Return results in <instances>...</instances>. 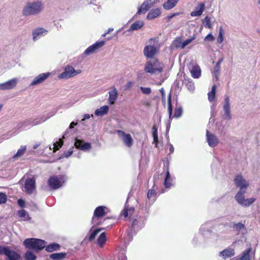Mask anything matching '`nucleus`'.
<instances>
[{
    "label": "nucleus",
    "instance_id": "nucleus-1",
    "mask_svg": "<svg viewBox=\"0 0 260 260\" xmlns=\"http://www.w3.org/2000/svg\"><path fill=\"white\" fill-rule=\"evenodd\" d=\"M234 182L237 187L240 188V190L235 195V199L240 205L248 207L251 205L255 201V199L252 198L245 199L244 194L249 186V183L247 182L241 175H237L234 179Z\"/></svg>",
    "mask_w": 260,
    "mask_h": 260
},
{
    "label": "nucleus",
    "instance_id": "nucleus-2",
    "mask_svg": "<svg viewBox=\"0 0 260 260\" xmlns=\"http://www.w3.org/2000/svg\"><path fill=\"white\" fill-rule=\"evenodd\" d=\"M46 242L44 240L36 239H26L23 242V245L27 249H34L36 252L43 250L45 247Z\"/></svg>",
    "mask_w": 260,
    "mask_h": 260
},
{
    "label": "nucleus",
    "instance_id": "nucleus-3",
    "mask_svg": "<svg viewBox=\"0 0 260 260\" xmlns=\"http://www.w3.org/2000/svg\"><path fill=\"white\" fill-rule=\"evenodd\" d=\"M164 66L163 63L156 59L153 61H147L144 70L146 73L150 74L160 73L163 71Z\"/></svg>",
    "mask_w": 260,
    "mask_h": 260
},
{
    "label": "nucleus",
    "instance_id": "nucleus-4",
    "mask_svg": "<svg viewBox=\"0 0 260 260\" xmlns=\"http://www.w3.org/2000/svg\"><path fill=\"white\" fill-rule=\"evenodd\" d=\"M42 5L40 2L28 3L23 10V14L25 16L36 15L41 12Z\"/></svg>",
    "mask_w": 260,
    "mask_h": 260
},
{
    "label": "nucleus",
    "instance_id": "nucleus-5",
    "mask_svg": "<svg viewBox=\"0 0 260 260\" xmlns=\"http://www.w3.org/2000/svg\"><path fill=\"white\" fill-rule=\"evenodd\" d=\"M65 182V177L63 175L51 176L48 181V184L52 189H56L60 187Z\"/></svg>",
    "mask_w": 260,
    "mask_h": 260
},
{
    "label": "nucleus",
    "instance_id": "nucleus-6",
    "mask_svg": "<svg viewBox=\"0 0 260 260\" xmlns=\"http://www.w3.org/2000/svg\"><path fill=\"white\" fill-rule=\"evenodd\" d=\"M81 72L80 70H76L72 66H68L65 68L64 72L59 75V78L69 79L79 74Z\"/></svg>",
    "mask_w": 260,
    "mask_h": 260
},
{
    "label": "nucleus",
    "instance_id": "nucleus-7",
    "mask_svg": "<svg viewBox=\"0 0 260 260\" xmlns=\"http://www.w3.org/2000/svg\"><path fill=\"white\" fill-rule=\"evenodd\" d=\"M36 178L33 177L26 179L24 184L25 191L27 194H32L36 189Z\"/></svg>",
    "mask_w": 260,
    "mask_h": 260
},
{
    "label": "nucleus",
    "instance_id": "nucleus-8",
    "mask_svg": "<svg viewBox=\"0 0 260 260\" xmlns=\"http://www.w3.org/2000/svg\"><path fill=\"white\" fill-rule=\"evenodd\" d=\"M117 133L118 136L122 138L123 143L128 147L130 148L133 144V139L131 135L129 134H126L121 130H117Z\"/></svg>",
    "mask_w": 260,
    "mask_h": 260
},
{
    "label": "nucleus",
    "instance_id": "nucleus-9",
    "mask_svg": "<svg viewBox=\"0 0 260 260\" xmlns=\"http://www.w3.org/2000/svg\"><path fill=\"white\" fill-rule=\"evenodd\" d=\"M158 49L154 45H147L144 47V55L148 58H153L158 52Z\"/></svg>",
    "mask_w": 260,
    "mask_h": 260
},
{
    "label": "nucleus",
    "instance_id": "nucleus-10",
    "mask_svg": "<svg viewBox=\"0 0 260 260\" xmlns=\"http://www.w3.org/2000/svg\"><path fill=\"white\" fill-rule=\"evenodd\" d=\"M155 0H145L141 6L139 8L137 14L140 15L143 13H145L155 4Z\"/></svg>",
    "mask_w": 260,
    "mask_h": 260
},
{
    "label": "nucleus",
    "instance_id": "nucleus-11",
    "mask_svg": "<svg viewBox=\"0 0 260 260\" xmlns=\"http://www.w3.org/2000/svg\"><path fill=\"white\" fill-rule=\"evenodd\" d=\"M105 44L104 41H98L90 46L88 47L85 51V55H89L94 53L96 50L103 47Z\"/></svg>",
    "mask_w": 260,
    "mask_h": 260
},
{
    "label": "nucleus",
    "instance_id": "nucleus-12",
    "mask_svg": "<svg viewBox=\"0 0 260 260\" xmlns=\"http://www.w3.org/2000/svg\"><path fill=\"white\" fill-rule=\"evenodd\" d=\"M76 148L84 151L89 150L91 149V144L88 142H84L83 140L75 138V142L74 144Z\"/></svg>",
    "mask_w": 260,
    "mask_h": 260
},
{
    "label": "nucleus",
    "instance_id": "nucleus-13",
    "mask_svg": "<svg viewBox=\"0 0 260 260\" xmlns=\"http://www.w3.org/2000/svg\"><path fill=\"white\" fill-rule=\"evenodd\" d=\"M108 209L104 206H98L95 208L93 213L94 218H100L106 215L108 212Z\"/></svg>",
    "mask_w": 260,
    "mask_h": 260
},
{
    "label": "nucleus",
    "instance_id": "nucleus-14",
    "mask_svg": "<svg viewBox=\"0 0 260 260\" xmlns=\"http://www.w3.org/2000/svg\"><path fill=\"white\" fill-rule=\"evenodd\" d=\"M206 137L207 142L210 147H214L218 144L219 141L215 135L211 134L208 130L206 131Z\"/></svg>",
    "mask_w": 260,
    "mask_h": 260
},
{
    "label": "nucleus",
    "instance_id": "nucleus-15",
    "mask_svg": "<svg viewBox=\"0 0 260 260\" xmlns=\"http://www.w3.org/2000/svg\"><path fill=\"white\" fill-rule=\"evenodd\" d=\"M50 75V73L47 72L42 73L39 75L38 76L35 77L31 83V85H38L43 82L47 78H48Z\"/></svg>",
    "mask_w": 260,
    "mask_h": 260
},
{
    "label": "nucleus",
    "instance_id": "nucleus-16",
    "mask_svg": "<svg viewBox=\"0 0 260 260\" xmlns=\"http://www.w3.org/2000/svg\"><path fill=\"white\" fill-rule=\"evenodd\" d=\"M5 255L7 256V260H22L20 255L16 251L11 250L8 248L5 252Z\"/></svg>",
    "mask_w": 260,
    "mask_h": 260
},
{
    "label": "nucleus",
    "instance_id": "nucleus-17",
    "mask_svg": "<svg viewBox=\"0 0 260 260\" xmlns=\"http://www.w3.org/2000/svg\"><path fill=\"white\" fill-rule=\"evenodd\" d=\"M205 8V4L204 3H201L195 8L194 11L191 12L190 15L192 17L200 16L204 12Z\"/></svg>",
    "mask_w": 260,
    "mask_h": 260
},
{
    "label": "nucleus",
    "instance_id": "nucleus-18",
    "mask_svg": "<svg viewBox=\"0 0 260 260\" xmlns=\"http://www.w3.org/2000/svg\"><path fill=\"white\" fill-rule=\"evenodd\" d=\"M16 85L15 79L10 80L5 83L0 84V89L2 90L11 89L14 88Z\"/></svg>",
    "mask_w": 260,
    "mask_h": 260
},
{
    "label": "nucleus",
    "instance_id": "nucleus-19",
    "mask_svg": "<svg viewBox=\"0 0 260 260\" xmlns=\"http://www.w3.org/2000/svg\"><path fill=\"white\" fill-rule=\"evenodd\" d=\"M109 103L110 105H113L118 98V91L116 88L114 87L111 91H109Z\"/></svg>",
    "mask_w": 260,
    "mask_h": 260
},
{
    "label": "nucleus",
    "instance_id": "nucleus-20",
    "mask_svg": "<svg viewBox=\"0 0 260 260\" xmlns=\"http://www.w3.org/2000/svg\"><path fill=\"white\" fill-rule=\"evenodd\" d=\"M161 14V10L159 8H156L149 11L147 15V19L149 20L154 19Z\"/></svg>",
    "mask_w": 260,
    "mask_h": 260
},
{
    "label": "nucleus",
    "instance_id": "nucleus-21",
    "mask_svg": "<svg viewBox=\"0 0 260 260\" xmlns=\"http://www.w3.org/2000/svg\"><path fill=\"white\" fill-rule=\"evenodd\" d=\"M235 255L234 250L232 248H227L219 252V255L224 258L231 257Z\"/></svg>",
    "mask_w": 260,
    "mask_h": 260
},
{
    "label": "nucleus",
    "instance_id": "nucleus-22",
    "mask_svg": "<svg viewBox=\"0 0 260 260\" xmlns=\"http://www.w3.org/2000/svg\"><path fill=\"white\" fill-rule=\"evenodd\" d=\"M190 73L193 78H199L201 74V71L200 67L198 65L193 66L191 70H190Z\"/></svg>",
    "mask_w": 260,
    "mask_h": 260
},
{
    "label": "nucleus",
    "instance_id": "nucleus-23",
    "mask_svg": "<svg viewBox=\"0 0 260 260\" xmlns=\"http://www.w3.org/2000/svg\"><path fill=\"white\" fill-rule=\"evenodd\" d=\"M109 108L108 106H104L98 109L95 111V115L96 116H103L108 113Z\"/></svg>",
    "mask_w": 260,
    "mask_h": 260
},
{
    "label": "nucleus",
    "instance_id": "nucleus-24",
    "mask_svg": "<svg viewBox=\"0 0 260 260\" xmlns=\"http://www.w3.org/2000/svg\"><path fill=\"white\" fill-rule=\"evenodd\" d=\"M17 214L19 217L23 218L24 221H29L31 219L28 213L24 209L18 211Z\"/></svg>",
    "mask_w": 260,
    "mask_h": 260
},
{
    "label": "nucleus",
    "instance_id": "nucleus-25",
    "mask_svg": "<svg viewBox=\"0 0 260 260\" xmlns=\"http://www.w3.org/2000/svg\"><path fill=\"white\" fill-rule=\"evenodd\" d=\"M179 0H168L163 5V7L166 10H170L174 8Z\"/></svg>",
    "mask_w": 260,
    "mask_h": 260
},
{
    "label": "nucleus",
    "instance_id": "nucleus-26",
    "mask_svg": "<svg viewBox=\"0 0 260 260\" xmlns=\"http://www.w3.org/2000/svg\"><path fill=\"white\" fill-rule=\"evenodd\" d=\"M66 255V252L54 253L50 255V258L53 260H62Z\"/></svg>",
    "mask_w": 260,
    "mask_h": 260
},
{
    "label": "nucleus",
    "instance_id": "nucleus-27",
    "mask_svg": "<svg viewBox=\"0 0 260 260\" xmlns=\"http://www.w3.org/2000/svg\"><path fill=\"white\" fill-rule=\"evenodd\" d=\"M60 246L57 243H51L46 247V251L49 252H52L54 251L59 250Z\"/></svg>",
    "mask_w": 260,
    "mask_h": 260
},
{
    "label": "nucleus",
    "instance_id": "nucleus-28",
    "mask_svg": "<svg viewBox=\"0 0 260 260\" xmlns=\"http://www.w3.org/2000/svg\"><path fill=\"white\" fill-rule=\"evenodd\" d=\"M166 169L167 172L164 181V185L166 187V188H170L171 186H172V183L171 182L172 180L171 179L170 174L168 167H166Z\"/></svg>",
    "mask_w": 260,
    "mask_h": 260
},
{
    "label": "nucleus",
    "instance_id": "nucleus-29",
    "mask_svg": "<svg viewBox=\"0 0 260 260\" xmlns=\"http://www.w3.org/2000/svg\"><path fill=\"white\" fill-rule=\"evenodd\" d=\"M152 136L153 138V143L155 144V146L157 147L158 143L157 127L156 124H154L152 127Z\"/></svg>",
    "mask_w": 260,
    "mask_h": 260
},
{
    "label": "nucleus",
    "instance_id": "nucleus-30",
    "mask_svg": "<svg viewBox=\"0 0 260 260\" xmlns=\"http://www.w3.org/2000/svg\"><path fill=\"white\" fill-rule=\"evenodd\" d=\"M216 89V85H213L211 88V91L208 93V99L209 101L213 102L214 101L215 98Z\"/></svg>",
    "mask_w": 260,
    "mask_h": 260
},
{
    "label": "nucleus",
    "instance_id": "nucleus-31",
    "mask_svg": "<svg viewBox=\"0 0 260 260\" xmlns=\"http://www.w3.org/2000/svg\"><path fill=\"white\" fill-rule=\"evenodd\" d=\"M143 25V22L137 21L131 25L129 29L130 30H138L142 27Z\"/></svg>",
    "mask_w": 260,
    "mask_h": 260
},
{
    "label": "nucleus",
    "instance_id": "nucleus-32",
    "mask_svg": "<svg viewBox=\"0 0 260 260\" xmlns=\"http://www.w3.org/2000/svg\"><path fill=\"white\" fill-rule=\"evenodd\" d=\"M107 240L106 233H102L98 239V243L100 247H103Z\"/></svg>",
    "mask_w": 260,
    "mask_h": 260
},
{
    "label": "nucleus",
    "instance_id": "nucleus-33",
    "mask_svg": "<svg viewBox=\"0 0 260 260\" xmlns=\"http://www.w3.org/2000/svg\"><path fill=\"white\" fill-rule=\"evenodd\" d=\"M138 224V220L137 219H134L132 221V224L129 227V230L127 232V235L128 236H131L133 233L135 232V226Z\"/></svg>",
    "mask_w": 260,
    "mask_h": 260
},
{
    "label": "nucleus",
    "instance_id": "nucleus-34",
    "mask_svg": "<svg viewBox=\"0 0 260 260\" xmlns=\"http://www.w3.org/2000/svg\"><path fill=\"white\" fill-rule=\"evenodd\" d=\"M168 113L169 115V118L170 119H172V105L171 103V94L170 93L168 95Z\"/></svg>",
    "mask_w": 260,
    "mask_h": 260
},
{
    "label": "nucleus",
    "instance_id": "nucleus-35",
    "mask_svg": "<svg viewBox=\"0 0 260 260\" xmlns=\"http://www.w3.org/2000/svg\"><path fill=\"white\" fill-rule=\"evenodd\" d=\"M26 147L25 146H21L20 148L17 150V153L13 156V158L16 159L23 155L26 151Z\"/></svg>",
    "mask_w": 260,
    "mask_h": 260
},
{
    "label": "nucleus",
    "instance_id": "nucleus-36",
    "mask_svg": "<svg viewBox=\"0 0 260 260\" xmlns=\"http://www.w3.org/2000/svg\"><path fill=\"white\" fill-rule=\"evenodd\" d=\"M46 31V30L42 28H38L32 32V35H33V39L34 41L37 40V38L38 36L43 34V33Z\"/></svg>",
    "mask_w": 260,
    "mask_h": 260
},
{
    "label": "nucleus",
    "instance_id": "nucleus-37",
    "mask_svg": "<svg viewBox=\"0 0 260 260\" xmlns=\"http://www.w3.org/2000/svg\"><path fill=\"white\" fill-rule=\"evenodd\" d=\"M24 257L26 260H36V255L31 251H27L24 254Z\"/></svg>",
    "mask_w": 260,
    "mask_h": 260
},
{
    "label": "nucleus",
    "instance_id": "nucleus-38",
    "mask_svg": "<svg viewBox=\"0 0 260 260\" xmlns=\"http://www.w3.org/2000/svg\"><path fill=\"white\" fill-rule=\"evenodd\" d=\"M233 228L238 232H240L242 230H246L245 225L241 222L234 223L233 225Z\"/></svg>",
    "mask_w": 260,
    "mask_h": 260
},
{
    "label": "nucleus",
    "instance_id": "nucleus-39",
    "mask_svg": "<svg viewBox=\"0 0 260 260\" xmlns=\"http://www.w3.org/2000/svg\"><path fill=\"white\" fill-rule=\"evenodd\" d=\"M154 188H155V184H153L152 188L149 190L148 191L147 198L149 200H150L152 198H153L154 199L155 198L156 192H155V190Z\"/></svg>",
    "mask_w": 260,
    "mask_h": 260
},
{
    "label": "nucleus",
    "instance_id": "nucleus-40",
    "mask_svg": "<svg viewBox=\"0 0 260 260\" xmlns=\"http://www.w3.org/2000/svg\"><path fill=\"white\" fill-rule=\"evenodd\" d=\"M134 212V208L125 207L122 211V215L124 217H127L129 214L131 215V213H133Z\"/></svg>",
    "mask_w": 260,
    "mask_h": 260
},
{
    "label": "nucleus",
    "instance_id": "nucleus-41",
    "mask_svg": "<svg viewBox=\"0 0 260 260\" xmlns=\"http://www.w3.org/2000/svg\"><path fill=\"white\" fill-rule=\"evenodd\" d=\"M184 84L187 89L190 91H192L194 89V83L189 80H185L184 81Z\"/></svg>",
    "mask_w": 260,
    "mask_h": 260
},
{
    "label": "nucleus",
    "instance_id": "nucleus-42",
    "mask_svg": "<svg viewBox=\"0 0 260 260\" xmlns=\"http://www.w3.org/2000/svg\"><path fill=\"white\" fill-rule=\"evenodd\" d=\"M223 109L224 110L226 118L228 119H230L231 115H230V104H224V105L223 106Z\"/></svg>",
    "mask_w": 260,
    "mask_h": 260
},
{
    "label": "nucleus",
    "instance_id": "nucleus-43",
    "mask_svg": "<svg viewBox=\"0 0 260 260\" xmlns=\"http://www.w3.org/2000/svg\"><path fill=\"white\" fill-rule=\"evenodd\" d=\"M251 251V249L249 248L243 252V255L240 258L239 260H250L249 253Z\"/></svg>",
    "mask_w": 260,
    "mask_h": 260
},
{
    "label": "nucleus",
    "instance_id": "nucleus-44",
    "mask_svg": "<svg viewBox=\"0 0 260 260\" xmlns=\"http://www.w3.org/2000/svg\"><path fill=\"white\" fill-rule=\"evenodd\" d=\"M101 229H96L94 230L89 235L88 237V240L89 241H92L94 240L95 237L97 236V235L99 234V233L100 232Z\"/></svg>",
    "mask_w": 260,
    "mask_h": 260
},
{
    "label": "nucleus",
    "instance_id": "nucleus-45",
    "mask_svg": "<svg viewBox=\"0 0 260 260\" xmlns=\"http://www.w3.org/2000/svg\"><path fill=\"white\" fill-rule=\"evenodd\" d=\"M63 143V141L61 139H59V141L56 142L55 143H54V152H55L56 151L59 149L61 147Z\"/></svg>",
    "mask_w": 260,
    "mask_h": 260
},
{
    "label": "nucleus",
    "instance_id": "nucleus-46",
    "mask_svg": "<svg viewBox=\"0 0 260 260\" xmlns=\"http://www.w3.org/2000/svg\"><path fill=\"white\" fill-rule=\"evenodd\" d=\"M182 108L181 107H177L175 110L174 116L176 118L181 117L182 114Z\"/></svg>",
    "mask_w": 260,
    "mask_h": 260
},
{
    "label": "nucleus",
    "instance_id": "nucleus-47",
    "mask_svg": "<svg viewBox=\"0 0 260 260\" xmlns=\"http://www.w3.org/2000/svg\"><path fill=\"white\" fill-rule=\"evenodd\" d=\"M223 40V30L221 26L219 28V35L217 38V42L218 43H221Z\"/></svg>",
    "mask_w": 260,
    "mask_h": 260
},
{
    "label": "nucleus",
    "instance_id": "nucleus-48",
    "mask_svg": "<svg viewBox=\"0 0 260 260\" xmlns=\"http://www.w3.org/2000/svg\"><path fill=\"white\" fill-rule=\"evenodd\" d=\"M7 201V198L6 194L3 192H0V204L6 203Z\"/></svg>",
    "mask_w": 260,
    "mask_h": 260
},
{
    "label": "nucleus",
    "instance_id": "nucleus-49",
    "mask_svg": "<svg viewBox=\"0 0 260 260\" xmlns=\"http://www.w3.org/2000/svg\"><path fill=\"white\" fill-rule=\"evenodd\" d=\"M140 89L143 93L145 94H150L151 93V89L150 87H140Z\"/></svg>",
    "mask_w": 260,
    "mask_h": 260
},
{
    "label": "nucleus",
    "instance_id": "nucleus-50",
    "mask_svg": "<svg viewBox=\"0 0 260 260\" xmlns=\"http://www.w3.org/2000/svg\"><path fill=\"white\" fill-rule=\"evenodd\" d=\"M205 26L209 28H211L212 27L211 23L210 21V19L208 16H206L205 18Z\"/></svg>",
    "mask_w": 260,
    "mask_h": 260
},
{
    "label": "nucleus",
    "instance_id": "nucleus-51",
    "mask_svg": "<svg viewBox=\"0 0 260 260\" xmlns=\"http://www.w3.org/2000/svg\"><path fill=\"white\" fill-rule=\"evenodd\" d=\"M73 147H72L69 150L64 151L62 156L63 157H68L69 156L71 155L73 152Z\"/></svg>",
    "mask_w": 260,
    "mask_h": 260
},
{
    "label": "nucleus",
    "instance_id": "nucleus-52",
    "mask_svg": "<svg viewBox=\"0 0 260 260\" xmlns=\"http://www.w3.org/2000/svg\"><path fill=\"white\" fill-rule=\"evenodd\" d=\"M193 40V39H188L187 40H186L185 41H184V42H182V45H181V49H183L185 48V47L186 46H187V45H188L189 44H190Z\"/></svg>",
    "mask_w": 260,
    "mask_h": 260
},
{
    "label": "nucleus",
    "instance_id": "nucleus-53",
    "mask_svg": "<svg viewBox=\"0 0 260 260\" xmlns=\"http://www.w3.org/2000/svg\"><path fill=\"white\" fill-rule=\"evenodd\" d=\"M182 42L180 39H176L174 42V45L177 48H181Z\"/></svg>",
    "mask_w": 260,
    "mask_h": 260
},
{
    "label": "nucleus",
    "instance_id": "nucleus-54",
    "mask_svg": "<svg viewBox=\"0 0 260 260\" xmlns=\"http://www.w3.org/2000/svg\"><path fill=\"white\" fill-rule=\"evenodd\" d=\"M223 60V58H222L220 60H219L218 61V62L216 63V64L215 67V70L216 72H218L219 71L220 68V64L222 62Z\"/></svg>",
    "mask_w": 260,
    "mask_h": 260
},
{
    "label": "nucleus",
    "instance_id": "nucleus-55",
    "mask_svg": "<svg viewBox=\"0 0 260 260\" xmlns=\"http://www.w3.org/2000/svg\"><path fill=\"white\" fill-rule=\"evenodd\" d=\"M17 204L20 207H21L22 208L25 207V205H26L25 201H24L23 200H22L21 199H19L18 200Z\"/></svg>",
    "mask_w": 260,
    "mask_h": 260
},
{
    "label": "nucleus",
    "instance_id": "nucleus-56",
    "mask_svg": "<svg viewBox=\"0 0 260 260\" xmlns=\"http://www.w3.org/2000/svg\"><path fill=\"white\" fill-rule=\"evenodd\" d=\"M215 39L214 37L211 34H209L205 38V41H213Z\"/></svg>",
    "mask_w": 260,
    "mask_h": 260
},
{
    "label": "nucleus",
    "instance_id": "nucleus-57",
    "mask_svg": "<svg viewBox=\"0 0 260 260\" xmlns=\"http://www.w3.org/2000/svg\"><path fill=\"white\" fill-rule=\"evenodd\" d=\"M9 247L5 246H0V254H4L5 255V252L8 250Z\"/></svg>",
    "mask_w": 260,
    "mask_h": 260
},
{
    "label": "nucleus",
    "instance_id": "nucleus-58",
    "mask_svg": "<svg viewBox=\"0 0 260 260\" xmlns=\"http://www.w3.org/2000/svg\"><path fill=\"white\" fill-rule=\"evenodd\" d=\"M133 84H134V82H133L131 81H128V82L126 83V85H125V89H126V90H129V89H130L132 88V86H133Z\"/></svg>",
    "mask_w": 260,
    "mask_h": 260
},
{
    "label": "nucleus",
    "instance_id": "nucleus-59",
    "mask_svg": "<svg viewBox=\"0 0 260 260\" xmlns=\"http://www.w3.org/2000/svg\"><path fill=\"white\" fill-rule=\"evenodd\" d=\"M32 124L33 125H36L38 124V123H35L34 120H33L32 121H31L30 120H27L26 121H23L22 123V124L24 125V124Z\"/></svg>",
    "mask_w": 260,
    "mask_h": 260
},
{
    "label": "nucleus",
    "instance_id": "nucleus-60",
    "mask_svg": "<svg viewBox=\"0 0 260 260\" xmlns=\"http://www.w3.org/2000/svg\"><path fill=\"white\" fill-rule=\"evenodd\" d=\"M160 92L161 94L162 101V102H164L165 103V91H164V89L163 88H161L160 89Z\"/></svg>",
    "mask_w": 260,
    "mask_h": 260
},
{
    "label": "nucleus",
    "instance_id": "nucleus-61",
    "mask_svg": "<svg viewBox=\"0 0 260 260\" xmlns=\"http://www.w3.org/2000/svg\"><path fill=\"white\" fill-rule=\"evenodd\" d=\"M174 151V148L172 144H169V152L170 153H172Z\"/></svg>",
    "mask_w": 260,
    "mask_h": 260
},
{
    "label": "nucleus",
    "instance_id": "nucleus-62",
    "mask_svg": "<svg viewBox=\"0 0 260 260\" xmlns=\"http://www.w3.org/2000/svg\"><path fill=\"white\" fill-rule=\"evenodd\" d=\"M77 122H72L71 123H70V125L69 126V128L70 129H72L73 128H74V127L76 125H77Z\"/></svg>",
    "mask_w": 260,
    "mask_h": 260
},
{
    "label": "nucleus",
    "instance_id": "nucleus-63",
    "mask_svg": "<svg viewBox=\"0 0 260 260\" xmlns=\"http://www.w3.org/2000/svg\"><path fill=\"white\" fill-rule=\"evenodd\" d=\"M178 14H179V13H173L170 15L168 16L167 17H168V19L170 20L171 18H172L173 17H174V16L178 15Z\"/></svg>",
    "mask_w": 260,
    "mask_h": 260
},
{
    "label": "nucleus",
    "instance_id": "nucleus-64",
    "mask_svg": "<svg viewBox=\"0 0 260 260\" xmlns=\"http://www.w3.org/2000/svg\"><path fill=\"white\" fill-rule=\"evenodd\" d=\"M143 105L145 107H149L151 105V103L150 102L147 101L143 102Z\"/></svg>",
    "mask_w": 260,
    "mask_h": 260
}]
</instances>
